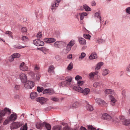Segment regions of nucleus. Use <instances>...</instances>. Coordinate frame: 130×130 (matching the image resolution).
I'll use <instances>...</instances> for the list:
<instances>
[{
    "instance_id": "23",
    "label": "nucleus",
    "mask_w": 130,
    "mask_h": 130,
    "mask_svg": "<svg viewBox=\"0 0 130 130\" xmlns=\"http://www.w3.org/2000/svg\"><path fill=\"white\" fill-rule=\"evenodd\" d=\"M109 72V70L107 69H104L103 70L102 75L105 76L108 74Z\"/></svg>"
},
{
    "instance_id": "39",
    "label": "nucleus",
    "mask_w": 130,
    "mask_h": 130,
    "mask_svg": "<svg viewBox=\"0 0 130 130\" xmlns=\"http://www.w3.org/2000/svg\"><path fill=\"white\" fill-rule=\"evenodd\" d=\"M73 64L72 62H71L67 67V69L68 70H70L73 68Z\"/></svg>"
},
{
    "instance_id": "40",
    "label": "nucleus",
    "mask_w": 130,
    "mask_h": 130,
    "mask_svg": "<svg viewBox=\"0 0 130 130\" xmlns=\"http://www.w3.org/2000/svg\"><path fill=\"white\" fill-rule=\"evenodd\" d=\"M12 55V56H13L14 58H19L20 56V54L19 53H14Z\"/></svg>"
},
{
    "instance_id": "4",
    "label": "nucleus",
    "mask_w": 130,
    "mask_h": 130,
    "mask_svg": "<svg viewBox=\"0 0 130 130\" xmlns=\"http://www.w3.org/2000/svg\"><path fill=\"white\" fill-rule=\"evenodd\" d=\"M19 78L22 83H24L27 81V78L26 74L22 73H20L19 74Z\"/></svg>"
},
{
    "instance_id": "58",
    "label": "nucleus",
    "mask_w": 130,
    "mask_h": 130,
    "mask_svg": "<svg viewBox=\"0 0 130 130\" xmlns=\"http://www.w3.org/2000/svg\"><path fill=\"white\" fill-rule=\"evenodd\" d=\"M62 130H73L72 129L70 128L68 126H65L63 128Z\"/></svg>"
},
{
    "instance_id": "54",
    "label": "nucleus",
    "mask_w": 130,
    "mask_h": 130,
    "mask_svg": "<svg viewBox=\"0 0 130 130\" xmlns=\"http://www.w3.org/2000/svg\"><path fill=\"white\" fill-rule=\"evenodd\" d=\"M50 99L52 101L55 102H58L59 101V99L56 97H53L51 98Z\"/></svg>"
},
{
    "instance_id": "1",
    "label": "nucleus",
    "mask_w": 130,
    "mask_h": 130,
    "mask_svg": "<svg viewBox=\"0 0 130 130\" xmlns=\"http://www.w3.org/2000/svg\"><path fill=\"white\" fill-rule=\"evenodd\" d=\"M73 88L75 90L80 92L82 93L84 95H86L88 94L90 91V89L88 88H86L84 90L80 87L74 85Z\"/></svg>"
},
{
    "instance_id": "15",
    "label": "nucleus",
    "mask_w": 130,
    "mask_h": 130,
    "mask_svg": "<svg viewBox=\"0 0 130 130\" xmlns=\"http://www.w3.org/2000/svg\"><path fill=\"white\" fill-rule=\"evenodd\" d=\"M54 93V91L52 89H46L43 91V94H51Z\"/></svg>"
},
{
    "instance_id": "17",
    "label": "nucleus",
    "mask_w": 130,
    "mask_h": 130,
    "mask_svg": "<svg viewBox=\"0 0 130 130\" xmlns=\"http://www.w3.org/2000/svg\"><path fill=\"white\" fill-rule=\"evenodd\" d=\"M84 9H85V10L87 11H90L91 10V8L85 4H83V6L80 7V10H82Z\"/></svg>"
},
{
    "instance_id": "50",
    "label": "nucleus",
    "mask_w": 130,
    "mask_h": 130,
    "mask_svg": "<svg viewBox=\"0 0 130 130\" xmlns=\"http://www.w3.org/2000/svg\"><path fill=\"white\" fill-rule=\"evenodd\" d=\"M77 84L78 85V86H81L83 85L85 83V82L83 81H81L80 80H78L77 82Z\"/></svg>"
},
{
    "instance_id": "43",
    "label": "nucleus",
    "mask_w": 130,
    "mask_h": 130,
    "mask_svg": "<svg viewBox=\"0 0 130 130\" xmlns=\"http://www.w3.org/2000/svg\"><path fill=\"white\" fill-rule=\"evenodd\" d=\"M11 121L10 120V119L8 118V119H6L3 122V124L4 125H6L10 123V122Z\"/></svg>"
},
{
    "instance_id": "45",
    "label": "nucleus",
    "mask_w": 130,
    "mask_h": 130,
    "mask_svg": "<svg viewBox=\"0 0 130 130\" xmlns=\"http://www.w3.org/2000/svg\"><path fill=\"white\" fill-rule=\"evenodd\" d=\"M54 69V66H50L49 67L48 72H51L53 71Z\"/></svg>"
},
{
    "instance_id": "2",
    "label": "nucleus",
    "mask_w": 130,
    "mask_h": 130,
    "mask_svg": "<svg viewBox=\"0 0 130 130\" xmlns=\"http://www.w3.org/2000/svg\"><path fill=\"white\" fill-rule=\"evenodd\" d=\"M22 123L21 122H14L12 123L10 126V128L11 129H16L22 125Z\"/></svg>"
},
{
    "instance_id": "42",
    "label": "nucleus",
    "mask_w": 130,
    "mask_h": 130,
    "mask_svg": "<svg viewBox=\"0 0 130 130\" xmlns=\"http://www.w3.org/2000/svg\"><path fill=\"white\" fill-rule=\"evenodd\" d=\"M126 71L127 73L130 74V63L126 67Z\"/></svg>"
},
{
    "instance_id": "61",
    "label": "nucleus",
    "mask_w": 130,
    "mask_h": 130,
    "mask_svg": "<svg viewBox=\"0 0 130 130\" xmlns=\"http://www.w3.org/2000/svg\"><path fill=\"white\" fill-rule=\"evenodd\" d=\"M40 69V67L39 65L36 64L35 67L34 68V69L35 70H39Z\"/></svg>"
},
{
    "instance_id": "9",
    "label": "nucleus",
    "mask_w": 130,
    "mask_h": 130,
    "mask_svg": "<svg viewBox=\"0 0 130 130\" xmlns=\"http://www.w3.org/2000/svg\"><path fill=\"white\" fill-rule=\"evenodd\" d=\"M36 101L39 102L41 104H43L46 102L48 101V99L42 97H39L36 99Z\"/></svg>"
},
{
    "instance_id": "56",
    "label": "nucleus",
    "mask_w": 130,
    "mask_h": 130,
    "mask_svg": "<svg viewBox=\"0 0 130 130\" xmlns=\"http://www.w3.org/2000/svg\"><path fill=\"white\" fill-rule=\"evenodd\" d=\"M14 58L13 56L12 55L11 56H10L9 58V61L12 62L13 61Z\"/></svg>"
},
{
    "instance_id": "34",
    "label": "nucleus",
    "mask_w": 130,
    "mask_h": 130,
    "mask_svg": "<svg viewBox=\"0 0 130 130\" xmlns=\"http://www.w3.org/2000/svg\"><path fill=\"white\" fill-rule=\"evenodd\" d=\"M94 16L99 19L100 23H101V18L100 13L98 12L95 13L94 14Z\"/></svg>"
},
{
    "instance_id": "27",
    "label": "nucleus",
    "mask_w": 130,
    "mask_h": 130,
    "mask_svg": "<svg viewBox=\"0 0 130 130\" xmlns=\"http://www.w3.org/2000/svg\"><path fill=\"white\" fill-rule=\"evenodd\" d=\"M98 72L97 71H95L93 72L90 73L89 74V76L91 78H93L94 76L97 75Z\"/></svg>"
},
{
    "instance_id": "62",
    "label": "nucleus",
    "mask_w": 130,
    "mask_h": 130,
    "mask_svg": "<svg viewBox=\"0 0 130 130\" xmlns=\"http://www.w3.org/2000/svg\"><path fill=\"white\" fill-rule=\"evenodd\" d=\"M20 88V86L19 85H16L14 87V89L15 90H19Z\"/></svg>"
},
{
    "instance_id": "10",
    "label": "nucleus",
    "mask_w": 130,
    "mask_h": 130,
    "mask_svg": "<svg viewBox=\"0 0 130 130\" xmlns=\"http://www.w3.org/2000/svg\"><path fill=\"white\" fill-rule=\"evenodd\" d=\"M102 118L104 120H107L108 121H111V122L114 121L113 119L109 115L106 113H105L103 114Z\"/></svg>"
},
{
    "instance_id": "36",
    "label": "nucleus",
    "mask_w": 130,
    "mask_h": 130,
    "mask_svg": "<svg viewBox=\"0 0 130 130\" xmlns=\"http://www.w3.org/2000/svg\"><path fill=\"white\" fill-rule=\"evenodd\" d=\"M123 123L126 125H127L130 124V119H125L123 122Z\"/></svg>"
},
{
    "instance_id": "33",
    "label": "nucleus",
    "mask_w": 130,
    "mask_h": 130,
    "mask_svg": "<svg viewBox=\"0 0 130 130\" xmlns=\"http://www.w3.org/2000/svg\"><path fill=\"white\" fill-rule=\"evenodd\" d=\"M60 48L62 47L65 46L66 45V43L62 41H59Z\"/></svg>"
},
{
    "instance_id": "3",
    "label": "nucleus",
    "mask_w": 130,
    "mask_h": 130,
    "mask_svg": "<svg viewBox=\"0 0 130 130\" xmlns=\"http://www.w3.org/2000/svg\"><path fill=\"white\" fill-rule=\"evenodd\" d=\"M75 42V40L72 39L66 47V50L67 52H68L71 50L72 47L74 44Z\"/></svg>"
},
{
    "instance_id": "47",
    "label": "nucleus",
    "mask_w": 130,
    "mask_h": 130,
    "mask_svg": "<svg viewBox=\"0 0 130 130\" xmlns=\"http://www.w3.org/2000/svg\"><path fill=\"white\" fill-rule=\"evenodd\" d=\"M83 37L85 38L88 39H90L91 37V36L89 35L86 34L83 35Z\"/></svg>"
},
{
    "instance_id": "30",
    "label": "nucleus",
    "mask_w": 130,
    "mask_h": 130,
    "mask_svg": "<svg viewBox=\"0 0 130 130\" xmlns=\"http://www.w3.org/2000/svg\"><path fill=\"white\" fill-rule=\"evenodd\" d=\"M43 122L42 123H39L36 124V127L38 129H40L43 126H44V124H43Z\"/></svg>"
},
{
    "instance_id": "37",
    "label": "nucleus",
    "mask_w": 130,
    "mask_h": 130,
    "mask_svg": "<svg viewBox=\"0 0 130 130\" xmlns=\"http://www.w3.org/2000/svg\"><path fill=\"white\" fill-rule=\"evenodd\" d=\"M27 123H25L21 127L20 130H27Z\"/></svg>"
},
{
    "instance_id": "60",
    "label": "nucleus",
    "mask_w": 130,
    "mask_h": 130,
    "mask_svg": "<svg viewBox=\"0 0 130 130\" xmlns=\"http://www.w3.org/2000/svg\"><path fill=\"white\" fill-rule=\"evenodd\" d=\"M126 12L130 14V7L127 8L126 9Z\"/></svg>"
},
{
    "instance_id": "18",
    "label": "nucleus",
    "mask_w": 130,
    "mask_h": 130,
    "mask_svg": "<svg viewBox=\"0 0 130 130\" xmlns=\"http://www.w3.org/2000/svg\"><path fill=\"white\" fill-rule=\"evenodd\" d=\"M78 41L79 43L82 45H85L86 43V40L84 39L82 37L78 38Z\"/></svg>"
},
{
    "instance_id": "25",
    "label": "nucleus",
    "mask_w": 130,
    "mask_h": 130,
    "mask_svg": "<svg viewBox=\"0 0 130 130\" xmlns=\"http://www.w3.org/2000/svg\"><path fill=\"white\" fill-rule=\"evenodd\" d=\"M43 124L44 126H45L47 130H50L51 129V127L50 125L46 122H43Z\"/></svg>"
},
{
    "instance_id": "26",
    "label": "nucleus",
    "mask_w": 130,
    "mask_h": 130,
    "mask_svg": "<svg viewBox=\"0 0 130 130\" xmlns=\"http://www.w3.org/2000/svg\"><path fill=\"white\" fill-rule=\"evenodd\" d=\"M86 54L84 52H82L81 53V55L79 57L78 60L81 61L86 56Z\"/></svg>"
},
{
    "instance_id": "13",
    "label": "nucleus",
    "mask_w": 130,
    "mask_h": 130,
    "mask_svg": "<svg viewBox=\"0 0 130 130\" xmlns=\"http://www.w3.org/2000/svg\"><path fill=\"white\" fill-rule=\"evenodd\" d=\"M109 97L110 100L111 104L112 106H115L116 102L117 101V100L113 96L111 95H109Z\"/></svg>"
},
{
    "instance_id": "6",
    "label": "nucleus",
    "mask_w": 130,
    "mask_h": 130,
    "mask_svg": "<svg viewBox=\"0 0 130 130\" xmlns=\"http://www.w3.org/2000/svg\"><path fill=\"white\" fill-rule=\"evenodd\" d=\"M11 110L8 108H5L4 110H0V116L2 117L5 116L7 112L10 113Z\"/></svg>"
},
{
    "instance_id": "32",
    "label": "nucleus",
    "mask_w": 130,
    "mask_h": 130,
    "mask_svg": "<svg viewBox=\"0 0 130 130\" xmlns=\"http://www.w3.org/2000/svg\"><path fill=\"white\" fill-rule=\"evenodd\" d=\"M59 85L60 86L62 87L68 86V84H67V82H66L65 81L62 82L61 83H59Z\"/></svg>"
},
{
    "instance_id": "44",
    "label": "nucleus",
    "mask_w": 130,
    "mask_h": 130,
    "mask_svg": "<svg viewBox=\"0 0 130 130\" xmlns=\"http://www.w3.org/2000/svg\"><path fill=\"white\" fill-rule=\"evenodd\" d=\"M44 90L43 87L38 86L37 88V90L38 92L39 93L42 92Z\"/></svg>"
},
{
    "instance_id": "20",
    "label": "nucleus",
    "mask_w": 130,
    "mask_h": 130,
    "mask_svg": "<svg viewBox=\"0 0 130 130\" xmlns=\"http://www.w3.org/2000/svg\"><path fill=\"white\" fill-rule=\"evenodd\" d=\"M88 14L85 12H83L82 13H79L77 14L78 15H80V19L81 20H83L85 16H87Z\"/></svg>"
},
{
    "instance_id": "12",
    "label": "nucleus",
    "mask_w": 130,
    "mask_h": 130,
    "mask_svg": "<svg viewBox=\"0 0 130 130\" xmlns=\"http://www.w3.org/2000/svg\"><path fill=\"white\" fill-rule=\"evenodd\" d=\"M17 114L16 113L14 112L10 115L9 118L11 121L14 122L17 120Z\"/></svg>"
},
{
    "instance_id": "48",
    "label": "nucleus",
    "mask_w": 130,
    "mask_h": 130,
    "mask_svg": "<svg viewBox=\"0 0 130 130\" xmlns=\"http://www.w3.org/2000/svg\"><path fill=\"white\" fill-rule=\"evenodd\" d=\"M88 130H96V129L93 127L92 125H88Z\"/></svg>"
},
{
    "instance_id": "29",
    "label": "nucleus",
    "mask_w": 130,
    "mask_h": 130,
    "mask_svg": "<svg viewBox=\"0 0 130 130\" xmlns=\"http://www.w3.org/2000/svg\"><path fill=\"white\" fill-rule=\"evenodd\" d=\"M97 57V55L95 53H93L91 54L89 57V58L90 59H94Z\"/></svg>"
},
{
    "instance_id": "28",
    "label": "nucleus",
    "mask_w": 130,
    "mask_h": 130,
    "mask_svg": "<svg viewBox=\"0 0 130 130\" xmlns=\"http://www.w3.org/2000/svg\"><path fill=\"white\" fill-rule=\"evenodd\" d=\"M5 34H6L8 35L9 37H11L13 39V36L12 35V33L10 31H6Z\"/></svg>"
},
{
    "instance_id": "31",
    "label": "nucleus",
    "mask_w": 130,
    "mask_h": 130,
    "mask_svg": "<svg viewBox=\"0 0 130 130\" xmlns=\"http://www.w3.org/2000/svg\"><path fill=\"white\" fill-rule=\"evenodd\" d=\"M59 41H57L54 44L53 46L56 48H60Z\"/></svg>"
},
{
    "instance_id": "41",
    "label": "nucleus",
    "mask_w": 130,
    "mask_h": 130,
    "mask_svg": "<svg viewBox=\"0 0 130 130\" xmlns=\"http://www.w3.org/2000/svg\"><path fill=\"white\" fill-rule=\"evenodd\" d=\"M21 40L24 41H28V39L27 37L26 36H22L21 38Z\"/></svg>"
},
{
    "instance_id": "49",
    "label": "nucleus",
    "mask_w": 130,
    "mask_h": 130,
    "mask_svg": "<svg viewBox=\"0 0 130 130\" xmlns=\"http://www.w3.org/2000/svg\"><path fill=\"white\" fill-rule=\"evenodd\" d=\"M88 130H96V129L93 127L92 125H88Z\"/></svg>"
},
{
    "instance_id": "5",
    "label": "nucleus",
    "mask_w": 130,
    "mask_h": 130,
    "mask_svg": "<svg viewBox=\"0 0 130 130\" xmlns=\"http://www.w3.org/2000/svg\"><path fill=\"white\" fill-rule=\"evenodd\" d=\"M34 86V83L31 81H26L24 85L25 87L27 89H32Z\"/></svg>"
},
{
    "instance_id": "11",
    "label": "nucleus",
    "mask_w": 130,
    "mask_h": 130,
    "mask_svg": "<svg viewBox=\"0 0 130 130\" xmlns=\"http://www.w3.org/2000/svg\"><path fill=\"white\" fill-rule=\"evenodd\" d=\"M61 0H56L52 4L51 9L52 10L56 9L58 6L59 2Z\"/></svg>"
},
{
    "instance_id": "7",
    "label": "nucleus",
    "mask_w": 130,
    "mask_h": 130,
    "mask_svg": "<svg viewBox=\"0 0 130 130\" xmlns=\"http://www.w3.org/2000/svg\"><path fill=\"white\" fill-rule=\"evenodd\" d=\"M33 43L35 45L37 46H43L44 45V43L43 41L38 39L34 40Z\"/></svg>"
},
{
    "instance_id": "59",
    "label": "nucleus",
    "mask_w": 130,
    "mask_h": 130,
    "mask_svg": "<svg viewBox=\"0 0 130 130\" xmlns=\"http://www.w3.org/2000/svg\"><path fill=\"white\" fill-rule=\"evenodd\" d=\"M82 78V77L78 75L76 76L75 78V79L77 80H78L79 79H81Z\"/></svg>"
},
{
    "instance_id": "19",
    "label": "nucleus",
    "mask_w": 130,
    "mask_h": 130,
    "mask_svg": "<svg viewBox=\"0 0 130 130\" xmlns=\"http://www.w3.org/2000/svg\"><path fill=\"white\" fill-rule=\"evenodd\" d=\"M103 85V84L102 82H95L93 84V87H101Z\"/></svg>"
},
{
    "instance_id": "35",
    "label": "nucleus",
    "mask_w": 130,
    "mask_h": 130,
    "mask_svg": "<svg viewBox=\"0 0 130 130\" xmlns=\"http://www.w3.org/2000/svg\"><path fill=\"white\" fill-rule=\"evenodd\" d=\"M106 39L105 38H101L100 39H98L97 40V42L99 43H104Z\"/></svg>"
},
{
    "instance_id": "51",
    "label": "nucleus",
    "mask_w": 130,
    "mask_h": 130,
    "mask_svg": "<svg viewBox=\"0 0 130 130\" xmlns=\"http://www.w3.org/2000/svg\"><path fill=\"white\" fill-rule=\"evenodd\" d=\"M42 36V34L41 32H38L36 36V37L38 39L40 38Z\"/></svg>"
},
{
    "instance_id": "38",
    "label": "nucleus",
    "mask_w": 130,
    "mask_h": 130,
    "mask_svg": "<svg viewBox=\"0 0 130 130\" xmlns=\"http://www.w3.org/2000/svg\"><path fill=\"white\" fill-rule=\"evenodd\" d=\"M87 108L90 111H92L93 109V107L89 104H87L86 106Z\"/></svg>"
},
{
    "instance_id": "16",
    "label": "nucleus",
    "mask_w": 130,
    "mask_h": 130,
    "mask_svg": "<svg viewBox=\"0 0 130 130\" xmlns=\"http://www.w3.org/2000/svg\"><path fill=\"white\" fill-rule=\"evenodd\" d=\"M95 101L99 104H102L105 106L107 105L106 103L103 100H101L100 99L98 98L96 99L95 100Z\"/></svg>"
},
{
    "instance_id": "22",
    "label": "nucleus",
    "mask_w": 130,
    "mask_h": 130,
    "mask_svg": "<svg viewBox=\"0 0 130 130\" xmlns=\"http://www.w3.org/2000/svg\"><path fill=\"white\" fill-rule=\"evenodd\" d=\"M103 63L102 62H98L96 64L95 70H99L101 67L103 65Z\"/></svg>"
},
{
    "instance_id": "63",
    "label": "nucleus",
    "mask_w": 130,
    "mask_h": 130,
    "mask_svg": "<svg viewBox=\"0 0 130 130\" xmlns=\"http://www.w3.org/2000/svg\"><path fill=\"white\" fill-rule=\"evenodd\" d=\"M49 38H45L44 39V41L46 43H49Z\"/></svg>"
},
{
    "instance_id": "53",
    "label": "nucleus",
    "mask_w": 130,
    "mask_h": 130,
    "mask_svg": "<svg viewBox=\"0 0 130 130\" xmlns=\"http://www.w3.org/2000/svg\"><path fill=\"white\" fill-rule=\"evenodd\" d=\"M49 43H53L55 42L56 40L54 38H49Z\"/></svg>"
},
{
    "instance_id": "21",
    "label": "nucleus",
    "mask_w": 130,
    "mask_h": 130,
    "mask_svg": "<svg viewBox=\"0 0 130 130\" xmlns=\"http://www.w3.org/2000/svg\"><path fill=\"white\" fill-rule=\"evenodd\" d=\"M38 96V94L36 92H32L30 94V97L32 99H34L35 98H36Z\"/></svg>"
},
{
    "instance_id": "55",
    "label": "nucleus",
    "mask_w": 130,
    "mask_h": 130,
    "mask_svg": "<svg viewBox=\"0 0 130 130\" xmlns=\"http://www.w3.org/2000/svg\"><path fill=\"white\" fill-rule=\"evenodd\" d=\"M78 104L77 102H75L72 104V107L74 108L78 106Z\"/></svg>"
},
{
    "instance_id": "52",
    "label": "nucleus",
    "mask_w": 130,
    "mask_h": 130,
    "mask_svg": "<svg viewBox=\"0 0 130 130\" xmlns=\"http://www.w3.org/2000/svg\"><path fill=\"white\" fill-rule=\"evenodd\" d=\"M61 128L59 126H54L53 128V130H60Z\"/></svg>"
},
{
    "instance_id": "14",
    "label": "nucleus",
    "mask_w": 130,
    "mask_h": 130,
    "mask_svg": "<svg viewBox=\"0 0 130 130\" xmlns=\"http://www.w3.org/2000/svg\"><path fill=\"white\" fill-rule=\"evenodd\" d=\"M20 68L22 71H24L28 70V68L26 65L25 64L24 62L22 63L20 66Z\"/></svg>"
},
{
    "instance_id": "46",
    "label": "nucleus",
    "mask_w": 130,
    "mask_h": 130,
    "mask_svg": "<svg viewBox=\"0 0 130 130\" xmlns=\"http://www.w3.org/2000/svg\"><path fill=\"white\" fill-rule=\"evenodd\" d=\"M21 31L23 33H26L27 31V29L26 27H23L21 28Z\"/></svg>"
},
{
    "instance_id": "24",
    "label": "nucleus",
    "mask_w": 130,
    "mask_h": 130,
    "mask_svg": "<svg viewBox=\"0 0 130 130\" xmlns=\"http://www.w3.org/2000/svg\"><path fill=\"white\" fill-rule=\"evenodd\" d=\"M105 93L106 94H113L114 93V91L111 89H107L105 91Z\"/></svg>"
},
{
    "instance_id": "64",
    "label": "nucleus",
    "mask_w": 130,
    "mask_h": 130,
    "mask_svg": "<svg viewBox=\"0 0 130 130\" xmlns=\"http://www.w3.org/2000/svg\"><path fill=\"white\" fill-rule=\"evenodd\" d=\"M29 73H30V74L31 75V76L34 77L35 76V73L34 72L32 71H29L28 72Z\"/></svg>"
},
{
    "instance_id": "57",
    "label": "nucleus",
    "mask_w": 130,
    "mask_h": 130,
    "mask_svg": "<svg viewBox=\"0 0 130 130\" xmlns=\"http://www.w3.org/2000/svg\"><path fill=\"white\" fill-rule=\"evenodd\" d=\"M119 119L123 123L124 121L125 120L124 117L122 116L120 117Z\"/></svg>"
},
{
    "instance_id": "8",
    "label": "nucleus",
    "mask_w": 130,
    "mask_h": 130,
    "mask_svg": "<svg viewBox=\"0 0 130 130\" xmlns=\"http://www.w3.org/2000/svg\"><path fill=\"white\" fill-rule=\"evenodd\" d=\"M66 81L67 82V84H68V86L70 87H73L74 85H73V83L71 82L72 80V78L71 76L67 77L65 78Z\"/></svg>"
}]
</instances>
